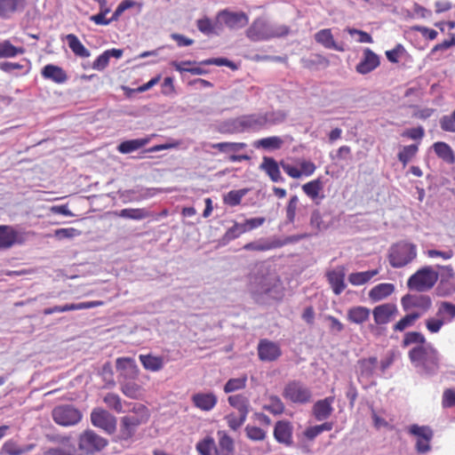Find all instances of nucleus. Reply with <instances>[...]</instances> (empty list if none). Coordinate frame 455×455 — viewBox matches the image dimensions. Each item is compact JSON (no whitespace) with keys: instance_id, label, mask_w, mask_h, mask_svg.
I'll return each mask as SVG.
<instances>
[{"instance_id":"nucleus-1","label":"nucleus","mask_w":455,"mask_h":455,"mask_svg":"<svg viewBox=\"0 0 455 455\" xmlns=\"http://www.w3.org/2000/svg\"><path fill=\"white\" fill-rule=\"evenodd\" d=\"M249 289L254 299L265 302L266 299H279L283 296L281 283L275 274L263 264H257L249 275Z\"/></svg>"},{"instance_id":"nucleus-2","label":"nucleus","mask_w":455,"mask_h":455,"mask_svg":"<svg viewBox=\"0 0 455 455\" xmlns=\"http://www.w3.org/2000/svg\"><path fill=\"white\" fill-rule=\"evenodd\" d=\"M409 359L421 375H435L440 367L438 351L431 343L420 347H413L408 353Z\"/></svg>"},{"instance_id":"nucleus-3","label":"nucleus","mask_w":455,"mask_h":455,"mask_svg":"<svg viewBox=\"0 0 455 455\" xmlns=\"http://www.w3.org/2000/svg\"><path fill=\"white\" fill-rule=\"evenodd\" d=\"M289 33L285 25L269 24L263 18H258L246 30V36L253 42L267 41L275 37L284 36Z\"/></svg>"},{"instance_id":"nucleus-4","label":"nucleus","mask_w":455,"mask_h":455,"mask_svg":"<svg viewBox=\"0 0 455 455\" xmlns=\"http://www.w3.org/2000/svg\"><path fill=\"white\" fill-rule=\"evenodd\" d=\"M438 277V273L431 267H424L408 279L407 286L418 292L427 291L434 287Z\"/></svg>"},{"instance_id":"nucleus-5","label":"nucleus","mask_w":455,"mask_h":455,"mask_svg":"<svg viewBox=\"0 0 455 455\" xmlns=\"http://www.w3.org/2000/svg\"><path fill=\"white\" fill-rule=\"evenodd\" d=\"M417 256L416 246L400 242L393 245L389 251V263L393 267L400 268L411 262Z\"/></svg>"},{"instance_id":"nucleus-6","label":"nucleus","mask_w":455,"mask_h":455,"mask_svg":"<svg viewBox=\"0 0 455 455\" xmlns=\"http://www.w3.org/2000/svg\"><path fill=\"white\" fill-rule=\"evenodd\" d=\"M108 442L94 431L87 429L78 438V451L80 455H92L102 451Z\"/></svg>"},{"instance_id":"nucleus-7","label":"nucleus","mask_w":455,"mask_h":455,"mask_svg":"<svg viewBox=\"0 0 455 455\" xmlns=\"http://www.w3.org/2000/svg\"><path fill=\"white\" fill-rule=\"evenodd\" d=\"M52 415L58 425L64 427L74 426L82 419L81 411L70 404L56 406L52 410Z\"/></svg>"},{"instance_id":"nucleus-8","label":"nucleus","mask_w":455,"mask_h":455,"mask_svg":"<svg viewBox=\"0 0 455 455\" xmlns=\"http://www.w3.org/2000/svg\"><path fill=\"white\" fill-rule=\"evenodd\" d=\"M248 21L249 17L243 12H231L225 9L217 13V24L220 25L221 29L224 26L232 30L240 29L245 27Z\"/></svg>"},{"instance_id":"nucleus-9","label":"nucleus","mask_w":455,"mask_h":455,"mask_svg":"<svg viewBox=\"0 0 455 455\" xmlns=\"http://www.w3.org/2000/svg\"><path fill=\"white\" fill-rule=\"evenodd\" d=\"M283 396L292 403H305L310 401L311 391L299 381H291L284 387Z\"/></svg>"},{"instance_id":"nucleus-10","label":"nucleus","mask_w":455,"mask_h":455,"mask_svg":"<svg viewBox=\"0 0 455 455\" xmlns=\"http://www.w3.org/2000/svg\"><path fill=\"white\" fill-rule=\"evenodd\" d=\"M91 421L93 426L103 429L108 434H113L116 429V419L108 411L95 409L91 413Z\"/></svg>"},{"instance_id":"nucleus-11","label":"nucleus","mask_w":455,"mask_h":455,"mask_svg":"<svg viewBox=\"0 0 455 455\" xmlns=\"http://www.w3.org/2000/svg\"><path fill=\"white\" fill-rule=\"evenodd\" d=\"M243 132H257L271 122L268 113H255L241 116Z\"/></svg>"},{"instance_id":"nucleus-12","label":"nucleus","mask_w":455,"mask_h":455,"mask_svg":"<svg viewBox=\"0 0 455 455\" xmlns=\"http://www.w3.org/2000/svg\"><path fill=\"white\" fill-rule=\"evenodd\" d=\"M401 304L404 311L419 308L426 312L431 307L432 300L428 295L406 294L402 298Z\"/></svg>"},{"instance_id":"nucleus-13","label":"nucleus","mask_w":455,"mask_h":455,"mask_svg":"<svg viewBox=\"0 0 455 455\" xmlns=\"http://www.w3.org/2000/svg\"><path fill=\"white\" fill-rule=\"evenodd\" d=\"M372 314L375 323L383 325L388 323L397 315L398 309L393 303H385L375 307Z\"/></svg>"},{"instance_id":"nucleus-14","label":"nucleus","mask_w":455,"mask_h":455,"mask_svg":"<svg viewBox=\"0 0 455 455\" xmlns=\"http://www.w3.org/2000/svg\"><path fill=\"white\" fill-rule=\"evenodd\" d=\"M345 275L346 268L344 266H339L326 274L327 280L336 295H339L346 288Z\"/></svg>"},{"instance_id":"nucleus-15","label":"nucleus","mask_w":455,"mask_h":455,"mask_svg":"<svg viewBox=\"0 0 455 455\" xmlns=\"http://www.w3.org/2000/svg\"><path fill=\"white\" fill-rule=\"evenodd\" d=\"M379 65V56L371 49L367 48L364 50L363 58L356 65L355 69L359 74L366 75L377 68Z\"/></svg>"},{"instance_id":"nucleus-16","label":"nucleus","mask_w":455,"mask_h":455,"mask_svg":"<svg viewBox=\"0 0 455 455\" xmlns=\"http://www.w3.org/2000/svg\"><path fill=\"white\" fill-rule=\"evenodd\" d=\"M292 430L289 421L279 420L274 428V437L278 443L290 446L292 444Z\"/></svg>"},{"instance_id":"nucleus-17","label":"nucleus","mask_w":455,"mask_h":455,"mask_svg":"<svg viewBox=\"0 0 455 455\" xmlns=\"http://www.w3.org/2000/svg\"><path fill=\"white\" fill-rule=\"evenodd\" d=\"M258 354L260 360L271 362L281 355V349L277 344L265 339L259 342Z\"/></svg>"},{"instance_id":"nucleus-18","label":"nucleus","mask_w":455,"mask_h":455,"mask_svg":"<svg viewBox=\"0 0 455 455\" xmlns=\"http://www.w3.org/2000/svg\"><path fill=\"white\" fill-rule=\"evenodd\" d=\"M282 243L279 242V238H260L259 240L250 242L243 245V249L245 251H266L276 248H281Z\"/></svg>"},{"instance_id":"nucleus-19","label":"nucleus","mask_w":455,"mask_h":455,"mask_svg":"<svg viewBox=\"0 0 455 455\" xmlns=\"http://www.w3.org/2000/svg\"><path fill=\"white\" fill-rule=\"evenodd\" d=\"M315 40L319 44L329 50H335L337 52H344L345 48L342 44L335 42L331 30L330 28H323L315 34Z\"/></svg>"},{"instance_id":"nucleus-20","label":"nucleus","mask_w":455,"mask_h":455,"mask_svg":"<svg viewBox=\"0 0 455 455\" xmlns=\"http://www.w3.org/2000/svg\"><path fill=\"white\" fill-rule=\"evenodd\" d=\"M334 396L317 401L313 406V414L318 421L327 419L333 411Z\"/></svg>"},{"instance_id":"nucleus-21","label":"nucleus","mask_w":455,"mask_h":455,"mask_svg":"<svg viewBox=\"0 0 455 455\" xmlns=\"http://www.w3.org/2000/svg\"><path fill=\"white\" fill-rule=\"evenodd\" d=\"M101 301H90V302H81V303H71L66 304L63 306H54L52 307H48L44 309V315H52L54 313H62L71 310H81L87 309L101 305Z\"/></svg>"},{"instance_id":"nucleus-22","label":"nucleus","mask_w":455,"mask_h":455,"mask_svg":"<svg viewBox=\"0 0 455 455\" xmlns=\"http://www.w3.org/2000/svg\"><path fill=\"white\" fill-rule=\"evenodd\" d=\"M41 74L45 79H49L56 84H63L68 79L66 72L60 67L53 64L45 65Z\"/></svg>"},{"instance_id":"nucleus-23","label":"nucleus","mask_w":455,"mask_h":455,"mask_svg":"<svg viewBox=\"0 0 455 455\" xmlns=\"http://www.w3.org/2000/svg\"><path fill=\"white\" fill-rule=\"evenodd\" d=\"M20 234L11 227L0 226V248H10L14 243H20Z\"/></svg>"},{"instance_id":"nucleus-24","label":"nucleus","mask_w":455,"mask_h":455,"mask_svg":"<svg viewBox=\"0 0 455 455\" xmlns=\"http://www.w3.org/2000/svg\"><path fill=\"white\" fill-rule=\"evenodd\" d=\"M192 401L202 411H211L217 403V397L212 393H197L192 396Z\"/></svg>"},{"instance_id":"nucleus-25","label":"nucleus","mask_w":455,"mask_h":455,"mask_svg":"<svg viewBox=\"0 0 455 455\" xmlns=\"http://www.w3.org/2000/svg\"><path fill=\"white\" fill-rule=\"evenodd\" d=\"M260 169L269 176L272 181L279 182L283 180L279 165L274 158L270 156H264L260 164Z\"/></svg>"},{"instance_id":"nucleus-26","label":"nucleus","mask_w":455,"mask_h":455,"mask_svg":"<svg viewBox=\"0 0 455 455\" xmlns=\"http://www.w3.org/2000/svg\"><path fill=\"white\" fill-rule=\"evenodd\" d=\"M395 291L392 283H379L369 291V298L373 302L379 301L391 295Z\"/></svg>"},{"instance_id":"nucleus-27","label":"nucleus","mask_w":455,"mask_h":455,"mask_svg":"<svg viewBox=\"0 0 455 455\" xmlns=\"http://www.w3.org/2000/svg\"><path fill=\"white\" fill-rule=\"evenodd\" d=\"M66 40L68 42L69 48L76 57L83 59L90 57V51L84 47V45L81 43V41L76 35H67Z\"/></svg>"},{"instance_id":"nucleus-28","label":"nucleus","mask_w":455,"mask_h":455,"mask_svg":"<svg viewBox=\"0 0 455 455\" xmlns=\"http://www.w3.org/2000/svg\"><path fill=\"white\" fill-rule=\"evenodd\" d=\"M35 447V444H26L23 446H20L16 442L12 440H9L4 443L1 448L0 454H8V455H22L26 452L30 451Z\"/></svg>"},{"instance_id":"nucleus-29","label":"nucleus","mask_w":455,"mask_h":455,"mask_svg":"<svg viewBox=\"0 0 455 455\" xmlns=\"http://www.w3.org/2000/svg\"><path fill=\"white\" fill-rule=\"evenodd\" d=\"M150 138H140L124 140L118 145L117 149L122 154H129L143 148L148 144Z\"/></svg>"},{"instance_id":"nucleus-30","label":"nucleus","mask_w":455,"mask_h":455,"mask_svg":"<svg viewBox=\"0 0 455 455\" xmlns=\"http://www.w3.org/2000/svg\"><path fill=\"white\" fill-rule=\"evenodd\" d=\"M198 30L206 36L219 35L221 30L220 25L217 24V18L213 22L208 17H204L196 21Z\"/></svg>"},{"instance_id":"nucleus-31","label":"nucleus","mask_w":455,"mask_h":455,"mask_svg":"<svg viewBox=\"0 0 455 455\" xmlns=\"http://www.w3.org/2000/svg\"><path fill=\"white\" fill-rule=\"evenodd\" d=\"M242 121L241 116H238L236 118H230L227 119L218 124V131L220 133H242L243 127H242Z\"/></svg>"},{"instance_id":"nucleus-32","label":"nucleus","mask_w":455,"mask_h":455,"mask_svg":"<svg viewBox=\"0 0 455 455\" xmlns=\"http://www.w3.org/2000/svg\"><path fill=\"white\" fill-rule=\"evenodd\" d=\"M228 403L237 410L238 414L246 416L249 413L250 402L249 399L243 395H234L228 397Z\"/></svg>"},{"instance_id":"nucleus-33","label":"nucleus","mask_w":455,"mask_h":455,"mask_svg":"<svg viewBox=\"0 0 455 455\" xmlns=\"http://www.w3.org/2000/svg\"><path fill=\"white\" fill-rule=\"evenodd\" d=\"M283 141L280 137L277 136H270L267 138H263L253 142V147L256 148H263L266 150H275L279 149Z\"/></svg>"},{"instance_id":"nucleus-34","label":"nucleus","mask_w":455,"mask_h":455,"mask_svg":"<svg viewBox=\"0 0 455 455\" xmlns=\"http://www.w3.org/2000/svg\"><path fill=\"white\" fill-rule=\"evenodd\" d=\"M435 153L447 164L455 162V156L451 147L445 142H435L433 145Z\"/></svg>"},{"instance_id":"nucleus-35","label":"nucleus","mask_w":455,"mask_h":455,"mask_svg":"<svg viewBox=\"0 0 455 455\" xmlns=\"http://www.w3.org/2000/svg\"><path fill=\"white\" fill-rule=\"evenodd\" d=\"M140 360L146 370L158 371L164 367V359L161 356L140 355Z\"/></svg>"},{"instance_id":"nucleus-36","label":"nucleus","mask_w":455,"mask_h":455,"mask_svg":"<svg viewBox=\"0 0 455 455\" xmlns=\"http://www.w3.org/2000/svg\"><path fill=\"white\" fill-rule=\"evenodd\" d=\"M379 274L378 269L352 273L348 275V281L355 286L363 285L368 283L372 277Z\"/></svg>"},{"instance_id":"nucleus-37","label":"nucleus","mask_w":455,"mask_h":455,"mask_svg":"<svg viewBox=\"0 0 455 455\" xmlns=\"http://www.w3.org/2000/svg\"><path fill=\"white\" fill-rule=\"evenodd\" d=\"M378 363L375 356L363 358L358 361L359 372L362 377L369 378L373 375Z\"/></svg>"},{"instance_id":"nucleus-38","label":"nucleus","mask_w":455,"mask_h":455,"mask_svg":"<svg viewBox=\"0 0 455 455\" xmlns=\"http://www.w3.org/2000/svg\"><path fill=\"white\" fill-rule=\"evenodd\" d=\"M424 335L419 331H409L404 334L403 339L402 341V347H407L411 345H415V347H420L423 345H428Z\"/></svg>"},{"instance_id":"nucleus-39","label":"nucleus","mask_w":455,"mask_h":455,"mask_svg":"<svg viewBox=\"0 0 455 455\" xmlns=\"http://www.w3.org/2000/svg\"><path fill=\"white\" fill-rule=\"evenodd\" d=\"M347 316L351 322L360 324L368 320L370 309L364 307H355L349 309Z\"/></svg>"},{"instance_id":"nucleus-40","label":"nucleus","mask_w":455,"mask_h":455,"mask_svg":"<svg viewBox=\"0 0 455 455\" xmlns=\"http://www.w3.org/2000/svg\"><path fill=\"white\" fill-rule=\"evenodd\" d=\"M234 450L233 439L228 435H223L219 441V446L215 448V455H233Z\"/></svg>"},{"instance_id":"nucleus-41","label":"nucleus","mask_w":455,"mask_h":455,"mask_svg":"<svg viewBox=\"0 0 455 455\" xmlns=\"http://www.w3.org/2000/svg\"><path fill=\"white\" fill-rule=\"evenodd\" d=\"M23 0H0V17L7 18L22 6Z\"/></svg>"},{"instance_id":"nucleus-42","label":"nucleus","mask_w":455,"mask_h":455,"mask_svg":"<svg viewBox=\"0 0 455 455\" xmlns=\"http://www.w3.org/2000/svg\"><path fill=\"white\" fill-rule=\"evenodd\" d=\"M23 52L24 49L22 47H16L12 45L8 40L0 42V59L13 58L19 54H22Z\"/></svg>"},{"instance_id":"nucleus-43","label":"nucleus","mask_w":455,"mask_h":455,"mask_svg":"<svg viewBox=\"0 0 455 455\" xmlns=\"http://www.w3.org/2000/svg\"><path fill=\"white\" fill-rule=\"evenodd\" d=\"M438 317L445 322H450L455 317V304L449 301H442L436 313Z\"/></svg>"},{"instance_id":"nucleus-44","label":"nucleus","mask_w":455,"mask_h":455,"mask_svg":"<svg viewBox=\"0 0 455 455\" xmlns=\"http://www.w3.org/2000/svg\"><path fill=\"white\" fill-rule=\"evenodd\" d=\"M137 431V427H135L128 418L125 416L121 419L120 422V429H119V438L121 440H129L131 439Z\"/></svg>"},{"instance_id":"nucleus-45","label":"nucleus","mask_w":455,"mask_h":455,"mask_svg":"<svg viewBox=\"0 0 455 455\" xmlns=\"http://www.w3.org/2000/svg\"><path fill=\"white\" fill-rule=\"evenodd\" d=\"M409 434L415 435L418 439H426L427 441H431L433 437V431L427 426H419L417 424H413L409 427Z\"/></svg>"},{"instance_id":"nucleus-46","label":"nucleus","mask_w":455,"mask_h":455,"mask_svg":"<svg viewBox=\"0 0 455 455\" xmlns=\"http://www.w3.org/2000/svg\"><path fill=\"white\" fill-rule=\"evenodd\" d=\"M246 147L243 142H220L212 144V148L222 153L238 152Z\"/></svg>"},{"instance_id":"nucleus-47","label":"nucleus","mask_w":455,"mask_h":455,"mask_svg":"<svg viewBox=\"0 0 455 455\" xmlns=\"http://www.w3.org/2000/svg\"><path fill=\"white\" fill-rule=\"evenodd\" d=\"M333 423L324 422L321 425L307 427L304 432V435L307 439L313 440L323 431H331Z\"/></svg>"},{"instance_id":"nucleus-48","label":"nucleus","mask_w":455,"mask_h":455,"mask_svg":"<svg viewBox=\"0 0 455 455\" xmlns=\"http://www.w3.org/2000/svg\"><path fill=\"white\" fill-rule=\"evenodd\" d=\"M116 366L117 370L127 371L130 374H136L137 372V366L134 360L129 357L117 358Z\"/></svg>"},{"instance_id":"nucleus-49","label":"nucleus","mask_w":455,"mask_h":455,"mask_svg":"<svg viewBox=\"0 0 455 455\" xmlns=\"http://www.w3.org/2000/svg\"><path fill=\"white\" fill-rule=\"evenodd\" d=\"M417 151L418 146L416 144L404 146L398 153V159L401 163L406 164L416 155Z\"/></svg>"},{"instance_id":"nucleus-50","label":"nucleus","mask_w":455,"mask_h":455,"mask_svg":"<svg viewBox=\"0 0 455 455\" xmlns=\"http://www.w3.org/2000/svg\"><path fill=\"white\" fill-rule=\"evenodd\" d=\"M216 444L212 437H206L196 444V450L201 455H212V451H215Z\"/></svg>"},{"instance_id":"nucleus-51","label":"nucleus","mask_w":455,"mask_h":455,"mask_svg":"<svg viewBox=\"0 0 455 455\" xmlns=\"http://www.w3.org/2000/svg\"><path fill=\"white\" fill-rule=\"evenodd\" d=\"M245 232L246 228H244L243 224L235 222L231 228H229L227 230L226 234L223 236V240L229 242L233 239L237 238Z\"/></svg>"},{"instance_id":"nucleus-52","label":"nucleus","mask_w":455,"mask_h":455,"mask_svg":"<svg viewBox=\"0 0 455 455\" xmlns=\"http://www.w3.org/2000/svg\"><path fill=\"white\" fill-rule=\"evenodd\" d=\"M247 378L242 377V378H236V379H230L228 380V382L224 386V391L226 393H231L235 392L239 389H243L246 386Z\"/></svg>"},{"instance_id":"nucleus-53","label":"nucleus","mask_w":455,"mask_h":455,"mask_svg":"<svg viewBox=\"0 0 455 455\" xmlns=\"http://www.w3.org/2000/svg\"><path fill=\"white\" fill-rule=\"evenodd\" d=\"M104 402L109 408L115 410L116 412H123L121 398L117 395L114 393L107 394L104 397Z\"/></svg>"},{"instance_id":"nucleus-54","label":"nucleus","mask_w":455,"mask_h":455,"mask_svg":"<svg viewBox=\"0 0 455 455\" xmlns=\"http://www.w3.org/2000/svg\"><path fill=\"white\" fill-rule=\"evenodd\" d=\"M321 187L320 180H315L304 184L302 188L308 197L315 199L318 196Z\"/></svg>"},{"instance_id":"nucleus-55","label":"nucleus","mask_w":455,"mask_h":455,"mask_svg":"<svg viewBox=\"0 0 455 455\" xmlns=\"http://www.w3.org/2000/svg\"><path fill=\"white\" fill-rule=\"evenodd\" d=\"M246 416L243 415H236L235 413H230L225 417V419L228 422V427L236 431L246 420Z\"/></svg>"},{"instance_id":"nucleus-56","label":"nucleus","mask_w":455,"mask_h":455,"mask_svg":"<svg viewBox=\"0 0 455 455\" xmlns=\"http://www.w3.org/2000/svg\"><path fill=\"white\" fill-rule=\"evenodd\" d=\"M147 212L144 209H124L119 216L127 219L141 220L147 217Z\"/></svg>"},{"instance_id":"nucleus-57","label":"nucleus","mask_w":455,"mask_h":455,"mask_svg":"<svg viewBox=\"0 0 455 455\" xmlns=\"http://www.w3.org/2000/svg\"><path fill=\"white\" fill-rule=\"evenodd\" d=\"M80 235H81V231H79L76 228H59V229H56L54 232V236L59 240L69 239V238L78 236Z\"/></svg>"},{"instance_id":"nucleus-58","label":"nucleus","mask_w":455,"mask_h":455,"mask_svg":"<svg viewBox=\"0 0 455 455\" xmlns=\"http://www.w3.org/2000/svg\"><path fill=\"white\" fill-rule=\"evenodd\" d=\"M455 291V286L449 282L441 280L437 287L435 288V293L439 297H446Z\"/></svg>"},{"instance_id":"nucleus-59","label":"nucleus","mask_w":455,"mask_h":455,"mask_svg":"<svg viewBox=\"0 0 455 455\" xmlns=\"http://www.w3.org/2000/svg\"><path fill=\"white\" fill-rule=\"evenodd\" d=\"M246 435L252 441H262L266 437V433L259 427L247 426L245 427Z\"/></svg>"},{"instance_id":"nucleus-60","label":"nucleus","mask_w":455,"mask_h":455,"mask_svg":"<svg viewBox=\"0 0 455 455\" xmlns=\"http://www.w3.org/2000/svg\"><path fill=\"white\" fill-rule=\"evenodd\" d=\"M440 124L443 131L455 132V110L451 116H443Z\"/></svg>"},{"instance_id":"nucleus-61","label":"nucleus","mask_w":455,"mask_h":455,"mask_svg":"<svg viewBox=\"0 0 455 455\" xmlns=\"http://www.w3.org/2000/svg\"><path fill=\"white\" fill-rule=\"evenodd\" d=\"M121 389L126 396L136 398L139 394L140 387L134 382H126L122 385Z\"/></svg>"},{"instance_id":"nucleus-62","label":"nucleus","mask_w":455,"mask_h":455,"mask_svg":"<svg viewBox=\"0 0 455 455\" xmlns=\"http://www.w3.org/2000/svg\"><path fill=\"white\" fill-rule=\"evenodd\" d=\"M405 52L404 47L402 44H397L394 49L387 51V59L392 63H397L399 57Z\"/></svg>"},{"instance_id":"nucleus-63","label":"nucleus","mask_w":455,"mask_h":455,"mask_svg":"<svg viewBox=\"0 0 455 455\" xmlns=\"http://www.w3.org/2000/svg\"><path fill=\"white\" fill-rule=\"evenodd\" d=\"M443 407L450 408L455 406V389H445L443 395Z\"/></svg>"},{"instance_id":"nucleus-64","label":"nucleus","mask_w":455,"mask_h":455,"mask_svg":"<svg viewBox=\"0 0 455 455\" xmlns=\"http://www.w3.org/2000/svg\"><path fill=\"white\" fill-rule=\"evenodd\" d=\"M443 323L444 321L441 317H439L438 319L430 318L427 320L426 326L430 332L436 333L440 331Z\"/></svg>"}]
</instances>
